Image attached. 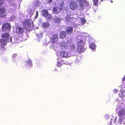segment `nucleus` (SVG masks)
Wrapping results in <instances>:
<instances>
[{"mask_svg": "<svg viewBox=\"0 0 125 125\" xmlns=\"http://www.w3.org/2000/svg\"><path fill=\"white\" fill-rule=\"evenodd\" d=\"M23 26L26 31H29L30 28L31 27V24L30 20L29 19H26L22 22Z\"/></svg>", "mask_w": 125, "mask_h": 125, "instance_id": "f257e3e1", "label": "nucleus"}, {"mask_svg": "<svg viewBox=\"0 0 125 125\" xmlns=\"http://www.w3.org/2000/svg\"><path fill=\"white\" fill-rule=\"evenodd\" d=\"M77 2L79 3V6L80 9L83 10L85 5L88 6V2L86 0H76Z\"/></svg>", "mask_w": 125, "mask_h": 125, "instance_id": "f03ea898", "label": "nucleus"}, {"mask_svg": "<svg viewBox=\"0 0 125 125\" xmlns=\"http://www.w3.org/2000/svg\"><path fill=\"white\" fill-rule=\"evenodd\" d=\"M81 43H82V45H83V42L82 41H80L79 42V44L77 48V51L79 53L83 52L85 50L83 45L82 46L81 45Z\"/></svg>", "mask_w": 125, "mask_h": 125, "instance_id": "7ed1b4c3", "label": "nucleus"}, {"mask_svg": "<svg viewBox=\"0 0 125 125\" xmlns=\"http://www.w3.org/2000/svg\"><path fill=\"white\" fill-rule=\"evenodd\" d=\"M11 26L10 24L7 23L3 24L2 26L1 29L3 31H5L6 30H10Z\"/></svg>", "mask_w": 125, "mask_h": 125, "instance_id": "20e7f679", "label": "nucleus"}, {"mask_svg": "<svg viewBox=\"0 0 125 125\" xmlns=\"http://www.w3.org/2000/svg\"><path fill=\"white\" fill-rule=\"evenodd\" d=\"M70 9L72 10H74L78 8V5L75 1L71 2L69 5Z\"/></svg>", "mask_w": 125, "mask_h": 125, "instance_id": "39448f33", "label": "nucleus"}, {"mask_svg": "<svg viewBox=\"0 0 125 125\" xmlns=\"http://www.w3.org/2000/svg\"><path fill=\"white\" fill-rule=\"evenodd\" d=\"M6 10L5 8L4 7L0 8V18L6 16L7 13L5 12Z\"/></svg>", "mask_w": 125, "mask_h": 125, "instance_id": "423d86ee", "label": "nucleus"}, {"mask_svg": "<svg viewBox=\"0 0 125 125\" xmlns=\"http://www.w3.org/2000/svg\"><path fill=\"white\" fill-rule=\"evenodd\" d=\"M24 32V29L21 26L19 27L16 28V32L17 34L20 35L22 34Z\"/></svg>", "mask_w": 125, "mask_h": 125, "instance_id": "0eeeda50", "label": "nucleus"}, {"mask_svg": "<svg viewBox=\"0 0 125 125\" xmlns=\"http://www.w3.org/2000/svg\"><path fill=\"white\" fill-rule=\"evenodd\" d=\"M62 9V7L60 8L59 6L54 7L52 9L53 12L55 14H58Z\"/></svg>", "mask_w": 125, "mask_h": 125, "instance_id": "6e6552de", "label": "nucleus"}, {"mask_svg": "<svg viewBox=\"0 0 125 125\" xmlns=\"http://www.w3.org/2000/svg\"><path fill=\"white\" fill-rule=\"evenodd\" d=\"M60 56L62 58H68L70 57L68 53L65 51H62L60 52Z\"/></svg>", "mask_w": 125, "mask_h": 125, "instance_id": "1a4fd4ad", "label": "nucleus"}, {"mask_svg": "<svg viewBox=\"0 0 125 125\" xmlns=\"http://www.w3.org/2000/svg\"><path fill=\"white\" fill-rule=\"evenodd\" d=\"M60 47L61 49L64 50L67 48L68 47L67 44L66 42H63L60 43Z\"/></svg>", "mask_w": 125, "mask_h": 125, "instance_id": "9d476101", "label": "nucleus"}, {"mask_svg": "<svg viewBox=\"0 0 125 125\" xmlns=\"http://www.w3.org/2000/svg\"><path fill=\"white\" fill-rule=\"evenodd\" d=\"M58 35L57 34H54L51 39L52 42L54 43L56 42L58 40Z\"/></svg>", "mask_w": 125, "mask_h": 125, "instance_id": "9b49d317", "label": "nucleus"}, {"mask_svg": "<svg viewBox=\"0 0 125 125\" xmlns=\"http://www.w3.org/2000/svg\"><path fill=\"white\" fill-rule=\"evenodd\" d=\"M66 33L65 31H61L59 34L60 38L63 39L65 38L66 37Z\"/></svg>", "mask_w": 125, "mask_h": 125, "instance_id": "f8f14e48", "label": "nucleus"}, {"mask_svg": "<svg viewBox=\"0 0 125 125\" xmlns=\"http://www.w3.org/2000/svg\"><path fill=\"white\" fill-rule=\"evenodd\" d=\"M73 29L71 27H67L66 29V31L68 34H71L73 33Z\"/></svg>", "mask_w": 125, "mask_h": 125, "instance_id": "ddd939ff", "label": "nucleus"}, {"mask_svg": "<svg viewBox=\"0 0 125 125\" xmlns=\"http://www.w3.org/2000/svg\"><path fill=\"white\" fill-rule=\"evenodd\" d=\"M7 39L1 38L0 39V42L2 45L5 46L7 44Z\"/></svg>", "mask_w": 125, "mask_h": 125, "instance_id": "4468645a", "label": "nucleus"}, {"mask_svg": "<svg viewBox=\"0 0 125 125\" xmlns=\"http://www.w3.org/2000/svg\"><path fill=\"white\" fill-rule=\"evenodd\" d=\"M42 15L45 17H47L49 14L48 10H42Z\"/></svg>", "mask_w": 125, "mask_h": 125, "instance_id": "2eb2a0df", "label": "nucleus"}, {"mask_svg": "<svg viewBox=\"0 0 125 125\" xmlns=\"http://www.w3.org/2000/svg\"><path fill=\"white\" fill-rule=\"evenodd\" d=\"M10 36L9 34L8 33H6L2 34L1 35V37L3 38L8 39Z\"/></svg>", "mask_w": 125, "mask_h": 125, "instance_id": "dca6fc26", "label": "nucleus"}, {"mask_svg": "<svg viewBox=\"0 0 125 125\" xmlns=\"http://www.w3.org/2000/svg\"><path fill=\"white\" fill-rule=\"evenodd\" d=\"M50 24L48 22H44L42 23V26L44 28H48Z\"/></svg>", "mask_w": 125, "mask_h": 125, "instance_id": "f3484780", "label": "nucleus"}, {"mask_svg": "<svg viewBox=\"0 0 125 125\" xmlns=\"http://www.w3.org/2000/svg\"><path fill=\"white\" fill-rule=\"evenodd\" d=\"M118 115L120 116H123L125 115V112L123 110H121L118 112Z\"/></svg>", "mask_w": 125, "mask_h": 125, "instance_id": "a211bd4d", "label": "nucleus"}, {"mask_svg": "<svg viewBox=\"0 0 125 125\" xmlns=\"http://www.w3.org/2000/svg\"><path fill=\"white\" fill-rule=\"evenodd\" d=\"M76 49L75 45L73 44L70 46L69 49L70 51H74Z\"/></svg>", "mask_w": 125, "mask_h": 125, "instance_id": "6ab92c4d", "label": "nucleus"}, {"mask_svg": "<svg viewBox=\"0 0 125 125\" xmlns=\"http://www.w3.org/2000/svg\"><path fill=\"white\" fill-rule=\"evenodd\" d=\"M73 19V18L70 17L68 15H67L65 18V20L68 22L71 21Z\"/></svg>", "mask_w": 125, "mask_h": 125, "instance_id": "aec40b11", "label": "nucleus"}, {"mask_svg": "<svg viewBox=\"0 0 125 125\" xmlns=\"http://www.w3.org/2000/svg\"><path fill=\"white\" fill-rule=\"evenodd\" d=\"M89 47L92 49L94 50L95 49L96 46L94 43H92L90 45Z\"/></svg>", "mask_w": 125, "mask_h": 125, "instance_id": "412c9836", "label": "nucleus"}, {"mask_svg": "<svg viewBox=\"0 0 125 125\" xmlns=\"http://www.w3.org/2000/svg\"><path fill=\"white\" fill-rule=\"evenodd\" d=\"M61 19L59 17H57L54 19V22L56 23H59L61 21Z\"/></svg>", "mask_w": 125, "mask_h": 125, "instance_id": "4be33fe9", "label": "nucleus"}, {"mask_svg": "<svg viewBox=\"0 0 125 125\" xmlns=\"http://www.w3.org/2000/svg\"><path fill=\"white\" fill-rule=\"evenodd\" d=\"M93 4L94 6H97L98 5L99 0H93Z\"/></svg>", "mask_w": 125, "mask_h": 125, "instance_id": "5701e85b", "label": "nucleus"}, {"mask_svg": "<svg viewBox=\"0 0 125 125\" xmlns=\"http://www.w3.org/2000/svg\"><path fill=\"white\" fill-rule=\"evenodd\" d=\"M81 20L82 23L83 24L85 23L86 22V20L84 18H81Z\"/></svg>", "mask_w": 125, "mask_h": 125, "instance_id": "b1692460", "label": "nucleus"}, {"mask_svg": "<svg viewBox=\"0 0 125 125\" xmlns=\"http://www.w3.org/2000/svg\"><path fill=\"white\" fill-rule=\"evenodd\" d=\"M27 64H29L30 66H32V62L31 60H28L27 61Z\"/></svg>", "mask_w": 125, "mask_h": 125, "instance_id": "393cba45", "label": "nucleus"}, {"mask_svg": "<svg viewBox=\"0 0 125 125\" xmlns=\"http://www.w3.org/2000/svg\"><path fill=\"white\" fill-rule=\"evenodd\" d=\"M123 119L121 117H120L119 118L118 122L120 124H121L122 122L123 121Z\"/></svg>", "mask_w": 125, "mask_h": 125, "instance_id": "a878e982", "label": "nucleus"}, {"mask_svg": "<svg viewBox=\"0 0 125 125\" xmlns=\"http://www.w3.org/2000/svg\"><path fill=\"white\" fill-rule=\"evenodd\" d=\"M62 63L60 61H58L57 62V65L58 66H60L62 65Z\"/></svg>", "mask_w": 125, "mask_h": 125, "instance_id": "bb28decb", "label": "nucleus"}, {"mask_svg": "<svg viewBox=\"0 0 125 125\" xmlns=\"http://www.w3.org/2000/svg\"><path fill=\"white\" fill-rule=\"evenodd\" d=\"M38 11H37L36 12V14L35 17V18H37L38 17Z\"/></svg>", "mask_w": 125, "mask_h": 125, "instance_id": "cd10ccee", "label": "nucleus"}, {"mask_svg": "<svg viewBox=\"0 0 125 125\" xmlns=\"http://www.w3.org/2000/svg\"><path fill=\"white\" fill-rule=\"evenodd\" d=\"M113 92L114 94H115L117 93V91L116 89H114L113 90Z\"/></svg>", "mask_w": 125, "mask_h": 125, "instance_id": "c85d7f7f", "label": "nucleus"}, {"mask_svg": "<svg viewBox=\"0 0 125 125\" xmlns=\"http://www.w3.org/2000/svg\"><path fill=\"white\" fill-rule=\"evenodd\" d=\"M3 3L2 1V0H0V6L2 5Z\"/></svg>", "mask_w": 125, "mask_h": 125, "instance_id": "c756f323", "label": "nucleus"}, {"mask_svg": "<svg viewBox=\"0 0 125 125\" xmlns=\"http://www.w3.org/2000/svg\"><path fill=\"white\" fill-rule=\"evenodd\" d=\"M48 2L49 3H51L52 1V0H48Z\"/></svg>", "mask_w": 125, "mask_h": 125, "instance_id": "7c9ffc66", "label": "nucleus"}, {"mask_svg": "<svg viewBox=\"0 0 125 125\" xmlns=\"http://www.w3.org/2000/svg\"><path fill=\"white\" fill-rule=\"evenodd\" d=\"M123 81H125V76L123 79Z\"/></svg>", "mask_w": 125, "mask_h": 125, "instance_id": "2f4dec72", "label": "nucleus"}]
</instances>
